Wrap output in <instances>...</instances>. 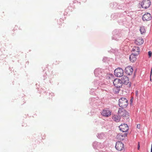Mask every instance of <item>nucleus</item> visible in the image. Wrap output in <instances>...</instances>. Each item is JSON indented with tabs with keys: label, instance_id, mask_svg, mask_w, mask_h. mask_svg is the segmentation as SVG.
Returning <instances> with one entry per match:
<instances>
[{
	"label": "nucleus",
	"instance_id": "obj_23",
	"mask_svg": "<svg viewBox=\"0 0 152 152\" xmlns=\"http://www.w3.org/2000/svg\"><path fill=\"white\" fill-rule=\"evenodd\" d=\"M152 72V71H151V75Z\"/></svg>",
	"mask_w": 152,
	"mask_h": 152
},
{
	"label": "nucleus",
	"instance_id": "obj_18",
	"mask_svg": "<svg viewBox=\"0 0 152 152\" xmlns=\"http://www.w3.org/2000/svg\"><path fill=\"white\" fill-rule=\"evenodd\" d=\"M148 54L149 57H151L152 55V52L151 51H149L148 52Z\"/></svg>",
	"mask_w": 152,
	"mask_h": 152
},
{
	"label": "nucleus",
	"instance_id": "obj_2",
	"mask_svg": "<svg viewBox=\"0 0 152 152\" xmlns=\"http://www.w3.org/2000/svg\"><path fill=\"white\" fill-rule=\"evenodd\" d=\"M128 104V101L125 98H121L119 100V105L122 108L126 107Z\"/></svg>",
	"mask_w": 152,
	"mask_h": 152
},
{
	"label": "nucleus",
	"instance_id": "obj_4",
	"mask_svg": "<svg viewBox=\"0 0 152 152\" xmlns=\"http://www.w3.org/2000/svg\"><path fill=\"white\" fill-rule=\"evenodd\" d=\"M150 5L151 1L150 0H143L141 3L142 7L145 9L149 7Z\"/></svg>",
	"mask_w": 152,
	"mask_h": 152
},
{
	"label": "nucleus",
	"instance_id": "obj_24",
	"mask_svg": "<svg viewBox=\"0 0 152 152\" xmlns=\"http://www.w3.org/2000/svg\"><path fill=\"white\" fill-rule=\"evenodd\" d=\"M151 71H152V68L151 69Z\"/></svg>",
	"mask_w": 152,
	"mask_h": 152
},
{
	"label": "nucleus",
	"instance_id": "obj_11",
	"mask_svg": "<svg viewBox=\"0 0 152 152\" xmlns=\"http://www.w3.org/2000/svg\"><path fill=\"white\" fill-rule=\"evenodd\" d=\"M140 50V48L139 47L134 46L133 47L132 50V54L137 55L139 54Z\"/></svg>",
	"mask_w": 152,
	"mask_h": 152
},
{
	"label": "nucleus",
	"instance_id": "obj_3",
	"mask_svg": "<svg viewBox=\"0 0 152 152\" xmlns=\"http://www.w3.org/2000/svg\"><path fill=\"white\" fill-rule=\"evenodd\" d=\"M114 74L117 77H121L124 74L123 70L121 68H118L115 70Z\"/></svg>",
	"mask_w": 152,
	"mask_h": 152
},
{
	"label": "nucleus",
	"instance_id": "obj_19",
	"mask_svg": "<svg viewBox=\"0 0 152 152\" xmlns=\"http://www.w3.org/2000/svg\"><path fill=\"white\" fill-rule=\"evenodd\" d=\"M140 143H139V142H138V148H137L138 150H139L140 149Z\"/></svg>",
	"mask_w": 152,
	"mask_h": 152
},
{
	"label": "nucleus",
	"instance_id": "obj_15",
	"mask_svg": "<svg viewBox=\"0 0 152 152\" xmlns=\"http://www.w3.org/2000/svg\"><path fill=\"white\" fill-rule=\"evenodd\" d=\"M121 117L119 116H118L117 115H114L112 117V119L115 121L116 122H119L121 119Z\"/></svg>",
	"mask_w": 152,
	"mask_h": 152
},
{
	"label": "nucleus",
	"instance_id": "obj_8",
	"mask_svg": "<svg viewBox=\"0 0 152 152\" xmlns=\"http://www.w3.org/2000/svg\"><path fill=\"white\" fill-rule=\"evenodd\" d=\"M119 128L120 130L123 132H126L129 129V127L126 124L121 125L119 126Z\"/></svg>",
	"mask_w": 152,
	"mask_h": 152
},
{
	"label": "nucleus",
	"instance_id": "obj_12",
	"mask_svg": "<svg viewBox=\"0 0 152 152\" xmlns=\"http://www.w3.org/2000/svg\"><path fill=\"white\" fill-rule=\"evenodd\" d=\"M127 135V134L126 133L124 134H119L116 136V138L119 140H123Z\"/></svg>",
	"mask_w": 152,
	"mask_h": 152
},
{
	"label": "nucleus",
	"instance_id": "obj_13",
	"mask_svg": "<svg viewBox=\"0 0 152 152\" xmlns=\"http://www.w3.org/2000/svg\"><path fill=\"white\" fill-rule=\"evenodd\" d=\"M121 81L122 82V84H124L127 85L129 82V78L128 77L125 76H124L121 78Z\"/></svg>",
	"mask_w": 152,
	"mask_h": 152
},
{
	"label": "nucleus",
	"instance_id": "obj_16",
	"mask_svg": "<svg viewBox=\"0 0 152 152\" xmlns=\"http://www.w3.org/2000/svg\"><path fill=\"white\" fill-rule=\"evenodd\" d=\"M137 55L132 54L130 56L129 59L130 61L132 62H134L136 60V58L135 56Z\"/></svg>",
	"mask_w": 152,
	"mask_h": 152
},
{
	"label": "nucleus",
	"instance_id": "obj_20",
	"mask_svg": "<svg viewBox=\"0 0 152 152\" xmlns=\"http://www.w3.org/2000/svg\"><path fill=\"white\" fill-rule=\"evenodd\" d=\"M140 124H138L137 125V128L138 129H140Z\"/></svg>",
	"mask_w": 152,
	"mask_h": 152
},
{
	"label": "nucleus",
	"instance_id": "obj_6",
	"mask_svg": "<svg viewBox=\"0 0 152 152\" xmlns=\"http://www.w3.org/2000/svg\"><path fill=\"white\" fill-rule=\"evenodd\" d=\"M115 148L117 150L121 151L124 148V144L121 142H117L116 143Z\"/></svg>",
	"mask_w": 152,
	"mask_h": 152
},
{
	"label": "nucleus",
	"instance_id": "obj_7",
	"mask_svg": "<svg viewBox=\"0 0 152 152\" xmlns=\"http://www.w3.org/2000/svg\"><path fill=\"white\" fill-rule=\"evenodd\" d=\"M111 113V111L107 109L102 110L101 114L104 116L108 117L110 116Z\"/></svg>",
	"mask_w": 152,
	"mask_h": 152
},
{
	"label": "nucleus",
	"instance_id": "obj_21",
	"mask_svg": "<svg viewBox=\"0 0 152 152\" xmlns=\"http://www.w3.org/2000/svg\"><path fill=\"white\" fill-rule=\"evenodd\" d=\"M151 152H152V144L151 145Z\"/></svg>",
	"mask_w": 152,
	"mask_h": 152
},
{
	"label": "nucleus",
	"instance_id": "obj_5",
	"mask_svg": "<svg viewBox=\"0 0 152 152\" xmlns=\"http://www.w3.org/2000/svg\"><path fill=\"white\" fill-rule=\"evenodd\" d=\"M113 84L114 86L117 88H120L122 86V82L119 79H115L113 81Z\"/></svg>",
	"mask_w": 152,
	"mask_h": 152
},
{
	"label": "nucleus",
	"instance_id": "obj_9",
	"mask_svg": "<svg viewBox=\"0 0 152 152\" xmlns=\"http://www.w3.org/2000/svg\"><path fill=\"white\" fill-rule=\"evenodd\" d=\"M151 19V15L148 13H147L144 14L142 17V19L144 21L150 20Z\"/></svg>",
	"mask_w": 152,
	"mask_h": 152
},
{
	"label": "nucleus",
	"instance_id": "obj_10",
	"mask_svg": "<svg viewBox=\"0 0 152 152\" xmlns=\"http://www.w3.org/2000/svg\"><path fill=\"white\" fill-rule=\"evenodd\" d=\"M133 71V69L131 66H128L125 69V72L128 75H132Z\"/></svg>",
	"mask_w": 152,
	"mask_h": 152
},
{
	"label": "nucleus",
	"instance_id": "obj_17",
	"mask_svg": "<svg viewBox=\"0 0 152 152\" xmlns=\"http://www.w3.org/2000/svg\"><path fill=\"white\" fill-rule=\"evenodd\" d=\"M140 31L142 34H143L145 33L146 31L144 26H142L140 27Z\"/></svg>",
	"mask_w": 152,
	"mask_h": 152
},
{
	"label": "nucleus",
	"instance_id": "obj_22",
	"mask_svg": "<svg viewBox=\"0 0 152 152\" xmlns=\"http://www.w3.org/2000/svg\"><path fill=\"white\" fill-rule=\"evenodd\" d=\"M138 92V91H136V94H137Z\"/></svg>",
	"mask_w": 152,
	"mask_h": 152
},
{
	"label": "nucleus",
	"instance_id": "obj_1",
	"mask_svg": "<svg viewBox=\"0 0 152 152\" xmlns=\"http://www.w3.org/2000/svg\"><path fill=\"white\" fill-rule=\"evenodd\" d=\"M118 114V116L123 117L124 118H128L129 116V113L124 108H119Z\"/></svg>",
	"mask_w": 152,
	"mask_h": 152
},
{
	"label": "nucleus",
	"instance_id": "obj_14",
	"mask_svg": "<svg viewBox=\"0 0 152 152\" xmlns=\"http://www.w3.org/2000/svg\"><path fill=\"white\" fill-rule=\"evenodd\" d=\"M144 41L143 39L141 37L137 38L135 41V43L137 45H140L142 44Z\"/></svg>",
	"mask_w": 152,
	"mask_h": 152
}]
</instances>
